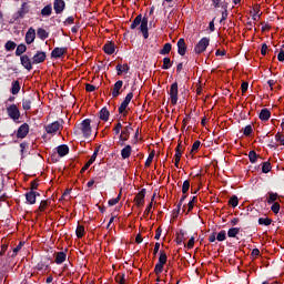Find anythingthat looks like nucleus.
Listing matches in <instances>:
<instances>
[{"mask_svg":"<svg viewBox=\"0 0 284 284\" xmlns=\"http://www.w3.org/2000/svg\"><path fill=\"white\" fill-rule=\"evenodd\" d=\"M140 26V32H142L143 38L148 39L150 37V33L148 31V18L141 14L136 16L133 20V22L131 23V30H136V28H139Z\"/></svg>","mask_w":284,"mask_h":284,"instance_id":"nucleus-1","label":"nucleus"},{"mask_svg":"<svg viewBox=\"0 0 284 284\" xmlns=\"http://www.w3.org/2000/svg\"><path fill=\"white\" fill-rule=\"evenodd\" d=\"M92 121L90 119H84L78 128H75V134H83L84 139H90L92 136Z\"/></svg>","mask_w":284,"mask_h":284,"instance_id":"nucleus-2","label":"nucleus"},{"mask_svg":"<svg viewBox=\"0 0 284 284\" xmlns=\"http://www.w3.org/2000/svg\"><path fill=\"white\" fill-rule=\"evenodd\" d=\"M6 113L8 114L9 119L13 121V123H20L19 120L21 119V111L17 104H10L7 106Z\"/></svg>","mask_w":284,"mask_h":284,"instance_id":"nucleus-3","label":"nucleus"},{"mask_svg":"<svg viewBox=\"0 0 284 284\" xmlns=\"http://www.w3.org/2000/svg\"><path fill=\"white\" fill-rule=\"evenodd\" d=\"M166 263H168V254L165 253V251H160L159 261L154 267V273L156 274V276H159V274L163 272Z\"/></svg>","mask_w":284,"mask_h":284,"instance_id":"nucleus-4","label":"nucleus"},{"mask_svg":"<svg viewBox=\"0 0 284 284\" xmlns=\"http://www.w3.org/2000/svg\"><path fill=\"white\" fill-rule=\"evenodd\" d=\"M168 94L171 100V105H176V103H179V82L171 84Z\"/></svg>","mask_w":284,"mask_h":284,"instance_id":"nucleus-5","label":"nucleus"},{"mask_svg":"<svg viewBox=\"0 0 284 284\" xmlns=\"http://www.w3.org/2000/svg\"><path fill=\"white\" fill-rule=\"evenodd\" d=\"M207 45H210L209 38H202L194 47L195 54H201L207 50Z\"/></svg>","mask_w":284,"mask_h":284,"instance_id":"nucleus-6","label":"nucleus"},{"mask_svg":"<svg viewBox=\"0 0 284 284\" xmlns=\"http://www.w3.org/2000/svg\"><path fill=\"white\" fill-rule=\"evenodd\" d=\"M132 130H134L132 128V124H129L123 128V130L121 131V134H120V145H125V141H128L130 139V134H132Z\"/></svg>","mask_w":284,"mask_h":284,"instance_id":"nucleus-7","label":"nucleus"},{"mask_svg":"<svg viewBox=\"0 0 284 284\" xmlns=\"http://www.w3.org/2000/svg\"><path fill=\"white\" fill-rule=\"evenodd\" d=\"M132 99H134V93L133 92L128 93L123 102L119 106V114H123V112L128 110V106L130 105V101H132Z\"/></svg>","mask_w":284,"mask_h":284,"instance_id":"nucleus-8","label":"nucleus"},{"mask_svg":"<svg viewBox=\"0 0 284 284\" xmlns=\"http://www.w3.org/2000/svg\"><path fill=\"white\" fill-rule=\"evenodd\" d=\"M48 59V54L45 51H37L36 54L32 57L33 65H39V63H43Z\"/></svg>","mask_w":284,"mask_h":284,"instance_id":"nucleus-9","label":"nucleus"},{"mask_svg":"<svg viewBox=\"0 0 284 284\" xmlns=\"http://www.w3.org/2000/svg\"><path fill=\"white\" fill-rule=\"evenodd\" d=\"M146 190L142 189L134 197V202L136 207H143V205H145V194H146Z\"/></svg>","mask_w":284,"mask_h":284,"instance_id":"nucleus-10","label":"nucleus"},{"mask_svg":"<svg viewBox=\"0 0 284 284\" xmlns=\"http://www.w3.org/2000/svg\"><path fill=\"white\" fill-rule=\"evenodd\" d=\"M30 133V125L28 123H23L18 128L17 139H26Z\"/></svg>","mask_w":284,"mask_h":284,"instance_id":"nucleus-11","label":"nucleus"},{"mask_svg":"<svg viewBox=\"0 0 284 284\" xmlns=\"http://www.w3.org/2000/svg\"><path fill=\"white\" fill-rule=\"evenodd\" d=\"M20 63L24 68V70H28V72H30L32 70V65H34V63H32V58L30 59L28 54H23L20 57Z\"/></svg>","mask_w":284,"mask_h":284,"instance_id":"nucleus-12","label":"nucleus"},{"mask_svg":"<svg viewBox=\"0 0 284 284\" xmlns=\"http://www.w3.org/2000/svg\"><path fill=\"white\" fill-rule=\"evenodd\" d=\"M64 54H68V47H55L51 52L52 59H61V57H64Z\"/></svg>","mask_w":284,"mask_h":284,"instance_id":"nucleus-13","label":"nucleus"},{"mask_svg":"<svg viewBox=\"0 0 284 284\" xmlns=\"http://www.w3.org/2000/svg\"><path fill=\"white\" fill-rule=\"evenodd\" d=\"M28 12H30V4H28V2H23L20 10L16 13L14 19H23Z\"/></svg>","mask_w":284,"mask_h":284,"instance_id":"nucleus-14","label":"nucleus"},{"mask_svg":"<svg viewBox=\"0 0 284 284\" xmlns=\"http://www.w3.org/2000/svg\"><path fill=\"white\" fill-rule=\"evenodd\" d=\"M53 10L55 14H61L63 10H65V1L64 0H54L53 1Z\"/></svg>","mask_w":284,"mask_h":284,"instance_id":"nucleus-15","label":"nucleus"},{"mask_svg":"<svg viewBox=\"0 0 284 284\" xmlns=\"http://www.w3.org/2000/svg\"><path fill=\"white\" fill-rule=\"evenodd\" d=\"M34 39H37V31L34 30V28H29L26 33V43L30 45L34 43Z\"/></svg>","mask_w":284,"mask_h":284,"instance_id":"nucleus-16","label":"nucleus"},{"mask_svg":"<svg viewBox=\"0 0 284 284\" xmlns=\"http://www.w3.org/2000/svg\"><path fill=\"white\" fill-rule=\"evenodd\" d=\"M60 128H61V123H59V121H55L45 126V132H47V134H57V132H59Z\"/></svg>","mask_w":284,"mask_h":284,"instance_id":"nucleus-17","label":"nucleus"},{"mask_svg":"<svg viewBox=\"0 0 284 284\" xmlns=\"http://www.w3.org/2000/svg\"><path fill=\"white\" fill-rule=\"evenodd\" d=\"M185 52H187V44H185V39L181 38L178 41V54L185 57Z\"/></svg>","mask_w":284,"mask_h":284,"instance_id":"nucleus-18","label":"nucleus"},{"mask_svg":"<svg viewBox=\"0 0 284 284\" xmlns=\"http://www.w3.org/2000/svg\"><path fill=\"white\" fill-rule=\"evenodd\" d=\"M121 88H123V82H122V80H119L113 85V90H112L113 99H116V97L121 95Z\"/></svg>","mask_w":284,"mask_h":284,"instance_id":"nucleus-19","label":"nucleus"},{"mask_svg":"<svg viewBox=\"0 0 284 284\" xmlns=\"http://www.w3.org/2000/svg\"><path fill=\"white\" fill-rule=\"evenodd\" d=\"M26 200L30 205H34L37 203V191H29L26 193Z\"/></svg>","mask_w":284,"mask_h":284,"instance_id":"nucleus-20","label":"nucleus"},{"mask_svg":"<svg viewBox=\"0 0 284 284\" xmlns=\"http://www.w3.org/2000/svg\"><path fill=\"white\" fill-rule=\"evenodd\" d=\"M59 156H68L70 154V148L67 144H61L57 148Z\"/></svg>","mask_w":284,"mask_h":284,"instance_id":"nucleus-21","label":"nucleus"},{"mask_svg":"<svg viewBox=\"0 0 284 284\" xmlns=\"http://www.w3.org/2000/svg\"><path fill=\"white\" fill-rule=\"evenodd\" d=\"M34 98H24L22 99V109L26 111L32 110V102Z\"/></svg>","mask_w":284,"mask_h":284,"instance_id":"nucleus-22","label":"nucleus"},{"mask_svg":"<svg viewBox=\"0 0 284 284\" xmlns=\"http://www.w3.org/2000/svg\"><path fill=\"white\" fill-rule=\"evenodd\" d=\"M65 258H68V255L65 252L61 251L55 254V263L57 265H61L62 263H65Z\"/></svg>","mask_w":284,"mask_h":284,"instance_id":"nucleus-23","label":"nucleus"},{"mask_svg":"<svg viewBox=\"0 0 284 284\" xmlns=\"http://www.w3.org/2000/svg\"><path fill=\"white\" fill-rule=\"evenodd\" d=\"M103 51L105 54H112L115 51L114 42L109 41L103 45Z\"/></svg>","mask_w":284,"mask_h":284,"instance_id":"nucleus-24","label":"nucleus"},{"mask_svg":"<svg viewBox=\"0 0 284 284\" xmlns=\"http://www.w3.org/2000/svg\"><path fill=\"white\" fill-rule=\"evenodd\" d=\"M121 156L122 159H130L132 156V146L130 144L121 150Z\"/></svg>","mask_w":284,"mask_h":284,"instance_id":"nucleus-25","label":"nucleus"},{"mask_svg":"<svg viewBox=\"0 0 284 284\" xmlns=\"http://www.w3.org/2000/svg\"><path fill=\"white\" fill-rule=\"evenodd\" d=\"M258 116L261 121H270L272 112H270V109H262Z\"/></svg>","mask_w":284,"mask_h":284,"instance_id":"nucleus-26","label":"nucleus"},{"mask_svg":"<svg viewBox=\"0 0 284 284\" xmlns=\"http://www.w3.org/2000/svg\"><path fill=\"white\" fill-rule=\"evenodd\" d=\"M185 241H186L185 231L183 229H181L180 232L176 233V244L183 245V243H185Z\"/></svg>","mask_w":284,"mask_h":284,"instance_id":"nucleus-27","label":"nucleus"},{"mask_svg":"<svg viewBox=\"0 0 284 284\" xmlns=\"http://www.w3.org/2000/svg\"><path fill=\"white\" fill-rule=\"evenodd\" d=\"M37 37L39 39H41V41H45V39H48V37H50V33L45 29L39 28L37 30Z\"/></svg>","mask_w":284,"mask_h":284,"instance_id":"nucleus-28","label":"nucleus"},{"mask_svg":"<svg viewBox=\"0 0 284 284\" xmlns=\"http://www.w3.org/2000/svg\"><path fill=\"white\" fill-rule=\"evenodd\" d=\"M10 92L13 95L21 92V83H19V80H16V81L12 82Z\"/></svg>","mask_w":284,"mask_h":284,"instance_id":"nucleus-29","label":"nucleus"},{"mask_svg":"<svg viewBox=\"0 0 284 284\" xmlns=\"http://www.w3.org/2000/svg\"><path fill=\"white\" fill-rule=\"evenodd\" d=\"M267 200L266 203H268V205H272V203H276V201H278V193H274V192H268L267 193Z\"/></svg>","mask_w":284,"mask_h":284,"instance_id":"nucleus-30","label":"nucleus"},{"mask_svg":"<svg viewBox=\"0 0 284 284\" xmlns=\"http://www.w3.org/2000/svg\"><path fill=\"white\" fill-rule=\"evenodd\" d=\"M101 121H109L110 119V111L108 108H102L99 112Z\"/></svg>","mask_w":284,"mask_h":284,"instance_id":"nucleus-31","label":"nucleus"},{"mask_svg":"<svg viewBox=\"0 0 284 284\" xmlns=\"http://www.w3.org/2000/svg\"><path fill=\"white\" fill-rule=\"evenodd\" d=\"M182 143L183 142L181 140H179V144H178V146L175 149L174 159H178V161L181 160V158L183 156V150L181 149L182 148V145H181Z\"/></svg>","mask_w":284,"mask_h":284,"instance_id":"nucleus-32","label":"nucleus"},{"mask_svg":"<svg viewBox=\"0 0 284 284\" xmlns=\"http://www.w3.org/2000/svg\"><path fill=\"white\" fill-rule=\"evenodd\" d=\"M241 232L240 227H232L227 231L229 239H236V235Z\"/></svg>","mask_w":284,"mask_h":284,"instance_id":"nucleus-33","label":"nucleus"},{"mask_svg":"<svg viewBox=\"0 0 284 284\" xmlns=\"http://www.w3.org/2000/svg\"><path fill=\"white\" fill-rule=\"evenodd\" d=\"M170 52H172V44L170 42H168L160 50V54L165 55V54H170Z\"/></svg>","mask_w":284,"mask_h":284,"instance_id":"nucleus-34","label":"nucleus"},{"mask_svg":"<svg viewBox=\"0 0 284 284\" xmlns=\"http://www.w3.org/2000/svg\"><path fill=\"white\" fill-rule=\"evenodd\" d=\"M75 234H77L78 239H83V236L85 235V226L78 225V227L75 230Z\"/></svg>","mask_w":284,"mask_h":284,"instance_id":"nucleus-35","label":"nucleus"},{"mask_svg":"<svg viewBox=\"0 0 284 284\" xmlns=\"http://www.w3.org/2000/svg\"><path fill=\"white\" fill-rule=\"evenodd\" d=\"M172 65H173V62L170 58L166 57L163 59L162 70H170Z\"/></svg>","mask_w":284,"mask_h":284,"instance_id":"nucleus-36","label":"nucleus"},{"mask_svg":"<svg viewBox=\"0 0 284 284\" xmlns=\"http://www.w3.org/2000/svg\"><path fill=\"white\" fill-rule=\"evenodd\" d=\"M41 14L43 17H50V14H52V4H47L42 10H41Z\"/></svg>","mask_w":284,"mask_h":284,"instance_id":"nucleus-37","label":"nucleus"},{"mask_svg":"<svg viewBox=\"0 0 284 284\" xmlns=\"http://www.w3.org/2000/svg\"><path fill=\"white\" fill-rule=\"evenodd\" d=\"M26 50H28V47H26V44H19L16 50V57H21V54H23Z\"/></svg>","mask_w":284,"mask_h":284,"instance_id":"nucleus-38","label":"nucleus"},{"mask_svg":"<svg viewBox=\"0 0 284 284\" xmlns=\"http://www.w3.org/2000/svg\"><path fill=\"white\" fill-rule=\"evenodd\" d=\"M248 159H250V163H256V161H258V154L256 153V151L254 150L250 151Z\"/></svg>","mask_w":284,"mask_h":284,"instance_id":"nucleus-39","label":"nucleus"},{"mask_svg":"<svg viewBox=\"0 0 284 284\" xmlns=\"http://www.w3.org/2000/svg\"><path fill=\"white\" fill-rule=\"evenodd\" d=\"M271 171H272V163L263 162V164H262L263 174H268V172H271Z\"/></svg>","mask_w":284,"mask_h":284,"instance_id":"nucleus-40","label":"nucleus"},{"mask_svg":"<svg viewBox=\"0 0 284 284\" xmlns=\"http://www.w3.org/2000/svg\"><path fill=\"white\" fill-rule=\"evenodd\" d=\"M201 148V141L196 140L193 145L192 149L190 151V154L194 155L196 154V152H199V149Z\"/></svg>","mask_w":284,"mask_h":284,"instance_id":"nucleus-41","label":"nucleus"},{"mask_svg":"<svg viewBox=\"0 0 284 284\" xmlns=\"http://www.w3.org/2000/svg\"><path fill=\"white\" fill-rule=\"evenodd\" d=\"M258 225H265V226L272 225V219H270V217H260L258 219Z\"/></svg>","mask_w":284,"mask_h":284,"instance_id":"nucleus-42","label":"nucleus"},{"mask_svg":"<svg viewBox=\"0 0 284 284\" xmlns=\"http://www.w3.org/2000/svg\"><path fill=\"white\" fill-rule=\"evenodd\" d=\"M21 247H23V243L20 242L19 245L16 248H13L12 251L8 252V256H11V258H14V256H17V254L19 253ZM10 252H12L11 255H10Z\"/></svg>","mask_w":284,"mask_h":284,"instance_id":"nucleus-43","label":"nucleus"},{"mask_svg":"<svg viewBox=\"0 0 284 284\" xmlns=\"http://www.w3.org/2000/svg\"><path fill=\"white\" fill-rule=\"evenodd\" d=\"M197 201V197L196 196H193L189 204H187V214H190V212H192L194 210V204L196 203Z\"/></svg>","mask_w":284,"mask_h":284,"instance_id":"nucleus-44","label":"nucleus"},{"mask_svg":"<svg viewBox=\"0 0 284 284\" xmlns=\"http://www.w3.org/2000/svg\"><path fill=\"white\" fill-rule=\"evenodd\" d=\"M154 155H155V152L154 151H151L146 161H145V168H150V165H152V161H154Z\"/></svg>","mask_w":284,"mask_h":284,"instance_id":"nucleus-45","label":"nucleus"},{"mask_svg":"<svg viewBox=\"0 0 284 284\" xmlns=\"http://www.w3.org/2000/svg\"><path fill=\"white\" fill-rule=\"evenodd\" d=\"M229 205H231V207H237V206H239V196L233 195V196L229 200Z\"/></svg>","mask_w":284,"mask_h":284,"instance_id":"nucleus-46","label":"nucleus"},{"mask_svg":"<svg viewBox=\"0 0 284 284\" xmlns=\"http://www.w3.org/2000/svg\"><path fill=\"white\" fill-rule=\"evenodd\" d=\"M50 265L45 264V262L40 261L37 265H36V270H38V272H41V270H49Z\"/></svg>","mask_w":284,"mask_h":284,"instance_id":"nucleus-47","label":"nucleus"},{"mask_svg":"<svg viewBox=\"0 0 284 284\" xmlns=\"http://www.w3.org/2000/svg\"><path fill=\"white\" fill-rule=\"evenodd\" d=\"M227 239V232L225 230H222L220 233L216 235V241L223 242Z\"/></svg>","mask_w":284,"mask_h":284,"instance_id":"nucleus-48","label":"nucleus"},{"mask_svg":"<svg viewBox=\"0 0 284 284\" xmlns=\"http://www.w3.org/2000/svg\"><path fill=\"white\" fill-rule=\"evenodd\" d=\"M271 211L273 214H278L281 212V204L278 202L272 203Z\"/></svg>","mask_w":284,"mask_h":284,"instance_id":"nucleus-49","label":"nucleus"},{"mask_svg":"<svg viewBox=\"0 0 284 284\" xmlns=\"http://www.w3.org/2000/svg\"><path fill=\"white\" fill-rule=\"evenodd\" d=\"M254 132V129H252V124H247L244 129H243V134L244 136H251V134Z\"/></svg>","mask_w":284,"mask_h":284,"instance_id":"nucleus-50","label":"nucleus"},{"mask_svg":"<svg viewBox=\"0 0 284 284\" xmlns=\"http://www.w3.org/2000/svg\"><path fill=\"white\" fill-rule=\"evenodd\" d=\"M4 48L8 52H12V50H14V48H17V43H14V41H8L4 44Z\"/></svg>","mask_w":284,"mask_h":284,"instance_id":"nucleus-51","label":"nucleus"},{"mask_svg":"<svg viewBox=\"0 0 284 284\" xmlns=\"http://www.w3.org/2000/svg\"><path fill=\"white\" fill-rule=\"evenodd\" d=\"M99 150H101L100 146L95 148L93 154L91 155L90 160L88 161L91 165L97 161V156H99Z\"/></svg>","mask_w":284,"mask_h":284,"instance_id":"nucleus-52","label":"nucleus"},{"mask_svg":"<svg viewBox=\"0 0 284 284\" xmlns=\"http://www.w3.org/2000/svg\"><path fill=\"white\" fill-rule=\"evenodd\" d=\"M190 192V180H185L182 184V194Z\"/></svg>","mask_w":284,"mask_h":284,"instance_id":"nucleus-53","label":"nucleus"},{"mask_svg":"<svg viewBox=\"0 0 284 284\" xmlns=\"http://www.w3.org/2000/svg\"><path fill=\"white\" fill-rule=\"evenodd\" d=\"M1 244H2L1 245V254H3V252L8 251V245H9L8 239L7 237H2Z\"/></svg>","mask_w":284,"mask_h":284,"instance_id":"nucleus-54","label":"nucleus"},{"mask_svg":"<svg viewBox=\"0 0 284 284\" xmlns=\"http://www.w3.org/2000/svg\"><path fill=\"white\" fill-rule=\"evenodd\" d=\"M48 205H50V201H48V200L41 201L39 209H38L39 212H45V209L48 207Z\"/></svg>","mask_w":284,"mask_h":284,"instance_id":"nucleus-55","label":"nucleus"},{"mask_svg":"<svg viewBox=\"0 0 284 284\" xmlns=\"http://www.w3.org/2000/svg\"><path fill=\"white\" fill-rule=\"evenodd\" d=\"M119 201H121V191L116 197L109 200L108 204L112 207V206L116 205V203H119Z\"/></svg>","mask_w":284,"mask_h":284,"instance_id":"nucleus-56","label":"nucleus"},{"mask_svg":"<svg viewBox=\"0 0 284 284\" xmlns=\"http://www.w3.org/2000/svg\"><path fill=\"white\" fill-rule=\"evenodd\" d=\"M275 141H277L280 143V145H284V135L281 134V132H277L275 134Z\"/></svg>","mask_w":284,"mask_h":284,"instance_id":"nucleus-57","label":"nucleus"},{"mask_svg":"<svg viewBox=\"0 0 284 284\" xmlns=\"http://www.w3.org/2000/svg\"><path fill=\"white\" fill-rule=\"evenodd\" d=\"M115 281H116V283H119V284H125V273H123L122 275H116L115 276Z\"/></svg>","mask_w":284,"mask_h":284,"instance_id":"nucleus-58","label":"nucleus"},{"mask_svg":"<svg viewBox=\"0 0 284 284\" xmlns=\"http://www.w3.org/2000/svg\"><path fill=\"white\" fill-rule=\"evenodd\" d=\"M121 130H123V124H121V122H118L115 124V126L113 128V132H114V134H120Z\"/></svg>","mask_w":284,"mask_h":284,"instance_id":"nucleus-59","label":"nucleus"},{"mask_svg":"<svg viewBox=\"0 0 284 284\" xmlns=\"http://www.w3.org/2000/svg\"><path fill=\"white\" fill-rule=\"evenodd\" d=\"M222 8L224 9V11H222V18L220 20V23H222V21H225L227 19V7L222 4Z\"/></svg>","mask_w":284,"mask_h":284,"instance_id":"nucleus-60","label":"nucleus"},{"mask_svg":"<svg viewBox=\"0 0 284 284\" xmlns=\"http://www.w3.org/2000/svg\"><path fill=\"white\" fill-rule=\"evenodd\" d=\"M74 23V18L72 16L68 17L63 22V26H72Z\"/></svg>","mask_w":284,"mask_h":284,"instance_id":"nucleus-61","label":"nucleus"},{"mask_svg":"<svg viewBox=\"0 0 284 284\" xmlns=\"http://www.w3.org/2000/svg\"><path fill=\"white\" fill-rule=\"evenodd\" d=\"M250 88V83L247 82H242L241 84V90H242V93L245 94V92H247V89Z\"/></svg>","mask_w":284,"mask_h":284,"instance_id":"nucleus-62","label":"nucleus"},{"mask_svg":"<svg viewBox=\"0 0 284 284\" xmlns=\"http://www.w3.org/2000/svg\"><path fill=\"white\" fill-rule=\"evenodd\" d=\"M85 90H87V92H94V90H97V87L88 83V84H85Z\"/></svg>","mask_w":284,"mask_h":284,"instance_id":"nucleus-63","label":"nucleus"},{"mask_svg":"<svg viewBox=\"0 0 284 284\" xmlns=\"http://www.w3.org/2000/svg\"><path fill=\"white\" fill-rule=\"evenodd\" d=\"M277 61H280L281 63H283L284 61V50H281L277 54Z\"/></svg>","mask_w":284,"mask_h":284,"instance_id":"nucleus-64","label":"nucleus"}]
</instances>
